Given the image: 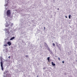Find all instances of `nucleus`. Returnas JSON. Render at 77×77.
<instances>
[{
  "mask_svg": "<svg viewBox=\"0 0 77 77\" xmlns=\"http://www.w3.org/2000/svg\"><path fill=\"white\" fill-rule=\"evenodd\" d=\"M6 14L8 17H10V15H11V11L10 10H8L6 12Z\"/></svg>",
  "mask_w": 77,
  "mask_h": 77,
  "instance_id": "f257e3e1",
  "label": "nucleus"
},
{
  "mask_svg": "<svg viewBox=\"0 0 77 77\" xmlns=\"http://www.w3.org/2000/svg\"><path fill=\"white\" fill-rule=\"evenodd\" d=\"M7 44L9 45V46H11V44H12V43H11V42H7Z\"/></svg>",
  "mask_w": 77,
  "mask_h": 77,
  "instance_id": "f03ea898",
  "label": "nucleus"
},
{
  "mask_svg": "<svg viewBox=\"0 0 77 77\" xmlns=\"http://www.w3.org/2000/svg\"><path fill=\"white\" fill-rule=\"evenodd\" d=\"M15 38V37H13L12 38H11L10 40V41H12V40H13V39H14Z\"/></svg>",
  "mask_w": 77,
  "mask_h": 77,
  "instance_id": "7ed1b4c3",
  "label": "nucleus"
},
{
  "mask_svg": "<svg viewBox=\"0 0 77 77\" xmlns=\"http://www.w3.org/2000/svg\"><path fill=\"white\" fill-rule=\"evenodd\" d=\"M52 65L53 66H55L56 64L55 63H53V62H51Z\"/></svg>",
  "mask_w": 77,
  "mask_h": 77,
  "instance_id": "20e7f679",
  "label": "nucleus"
},
{
  "mask_svg": "<svg viewBox=\"0 0 77 77\" xmlns=\"http://www.w3.org/2000/svg\"><path fill=\"white\" fill-rule=\"evenodd\" d=\"M1 66H3V62L1 61L0 63Z\"/></svg>",
  "mask_w": 77,
  "mask_h": 77,
  "instance_id": "39448f33",
  "label": "nucleus"
},
{
  "mask_svg": "<svg viewBox=\"0 0 77 77\" xmlns=\"http://www.w3.org/2000/svg\"><path fill=\"white\" fill-rule=\"evenodd\" d=\"M8 72V71L7 70H6L5 71V72H4V74H6V73H7Z\"/></svg>",
  "mask_w": 77,
  "mask_h": 77,
  "instance_id": "423d86ee",
  "label": "nucleus"
},
{
  "mask_svg": "<svg viewBox=\"0 0 77 77\" xmlns=\"http://www.w3.org/2000/svg\"><path fill=\"white\" fill-rule=\"evenodd\" d=\"M49 62H50V57H48L47 58Z\"/></svg>",
  "mask_w": 77,
  "mask_h": 77,
  "instance_id": "0eeeda50",
  "label": "nucleus"
},
{
  "mask_svg": "<svg viewBox=\"0 0 77 77\" xmlns=\"http://www.w3.org/2000/svg\"><path fill=\"white\" fill-rule=\"evenodd\" d=\"M10 26H11V27H12V26H14V24L11 23V25Z\"/></svg>",
  "mask_w": 77,
  "mask_h": 77,
  "instance_id": "6e6552de",
  "label": "nucleus"
},
{
  "mask_svg": "<svg viewBox=\"0 0 77 77\" xmlns=\"http://www.w3.org/2000/svg\"><path fill=\"white\" fill-rule=\"evenodd\" d=\"M69 19H71V15H69Z\"/></svg>",
  "mask_w": 77,
  "mask_h": 77,
  "instance_id": "1a4fd4ad",
  "label": "nucleus"
},
{
  "mask_svg": "<svg viewBox=\"0 0 77 77\" xmlns=\"http://www.w3.org/2000/svg\"><path fill=\"white\" fill-rule=\"evenodd\" d=\"M0 59L1 61H2V60L3 59V58H2V57H1Z\"/></svg>",
  "mask_w": 77,
  "mask_h": 77,
  "instance_id": "9d476101",
  "label": "nucleus"
},
{
  "mask_svg": "<svg viewBox=\"0 0 77 77\" xmlns=\"http://www.w3.org/2000/svg\"><path fill=\"white\" fill-rule=\"evenodd\" d=\"M1 68H2V71H3V66H1Z\"/></svg>",
  "mask_w": 77,
  "mask_h": 77,
  "instance_id": "9b49d317",
  "label": "nucleus"
},
{
  "mask_svg": "<svg viewBox=\"0 0 77 77\" xmlns=\"http://www.w3.org/2000/svg\"><path fill=\"white\" fill-rule=\"evenodd\" d=\"M52 45L54 46H54H55V44H54V43H53Z\"/></svg>",
  "mask_w": 77,
  "mask_h": 77,
  "instance_id": "f8f14e48",
  "label": "nucleus"
},
{
  "mask_svg": "<svg viewBox=\"0 0 77 77\" xmlns=\"http://www.w3.org/2000/svg\"><path fill=\"white\" fill-rule=\"evenodd\" d=\"M58 60H60V58L58 57Z\"/></svg>",
  "mask_w": 77,
  "mask_h": 77,
  "instance_id": "ddd939ff",
  "label": "nucleus"
},
{
  "mask_svg": "<svg viewBox=\"0 0 77 77\" xmlns=\"http://www.w3.org/2000/svg\"><path fill=\"white\" fill-rule=\"evenodd\" d=\"M43 69H45L46 68L45 67H44L43 68Z\"/></svg>",
  "mask_w": 77,
  "mask_h": 77,
  "instance_id": "4468645a",
  "label": "nucleus"
},
{
  "mask_svg": "<svg viewBox=\"0 0 77 77\" xmlns=\"http://www.w3.org/2000/svg\"><path fill=\"white\" fill-rule=\"evenodd\" d=\"M64 62H65V61H62V63H64Z\"/></svg>",
  "mask_w": 77,
  "mask_h": 77,
  "instance_id": "2eb2a0df",
  "label": "nucleus"
},
{
  "mask_svg": "<svg viewBox=\"0 0 77 77\" xmlns=\"http://www.w3.org/2000/svg\"><path fill=\"white\" fill-rule=\"evenodd\" d=\"M4 46H5V47H6V46H7V45H4Z\"/></svg>",
  "mask_w": 77,
  "mask_h": 77,
  "instance_id": "dca6fc26",
  "label": "nucleus"
},
{
  "mask_svg": "<svg viewBox=\"0 0 77 77\" xmlns=\"http://www.w3.org/2000/svg\"><path fill=\"white\" fill-rule=\"evenodd\" d=\"M25 57H28V55H26Z\"/></svg>",
  "mask_w": 77,
  "mask_h": 77,
  "instance_id": "f3484780",
  "label": "nucleus"
},
{
  "mask_svg": "<svg viewBox=\"0 0 77 77\" xmlns=\"http://www.w3.org/2000/svg\"><path fill=\"white\" fill-rule=\"evenodd\" d=\"M8 58H9V59H11V56H9V57H8Z\"/></svg>",
  "mask_w": 77,
  "mask_h": 77,
  "instance_id": "a211bd4d",
  "label": "nucleus"
},
{
  "mask_svg": "<svg viewBox=\"0 0 77 77\" xmlns=\"http://www.w3.org/2000/svg\"><path fill=\"white\" fill-rule=\"evenodd\" d=\"M57 10L58 11H59V8H57Z\"/></svg>",
  "mask_w": 77,
  "mask_h": 77,
  "instance_id": "6ab92c4d",
  "label": "nucleus"
},
{
  "mask_svg": "<svg viewBox=\"0 0 77 77\" xmlns=\"http://www.w3.org/2000/svg\"><path fill=\"white\" fill-rule=\"evenodd\" d=\"M45 44L46 45H47V43H45Z\"/></svg>",
  "mask_w": 77,
  "mask_h": 77,
  "instance_id": "aec40b11",
  "label": "nucleus"
},
{
  "mask_svg": "<svg viewBox=\"0 0 77 77\" xmlns=\"http://www.w3.org/2000/svg\"><path fill=\"white\" fill-rule=\"evenodd\" d=\"M65 17H66V18H67V16H65Z\"/></svg>",
  "mask_w": 77,
  "mask_h": 77,
  "instance_id": "412c9836",
  "label": "nucleus"
},
{
  "mask_svg": "<svg viewBox=\"0 0 77 77\" xmlns=\"http://www.w3.org/2000/svg\"><path fill=\"white\" fill-rule=\"evenodd\" d=\"M44 30H45V27H44Z\"/></svg>",
  "mask_w": 77,
  "mask_h": 77,
  "instance_id": "4be33fe9",
  "label": "nucleus"
},
{
  "mask_svg": "<svg viewBox=\"0 0 77 77\" xmlns=\"http://www.w3.org/2000/svg\"><path fill=\"white\" fill-rule=\"evenodd\" d=\"M8 26H9V24L8 25Z\"/></svg>",
  "mask_w": 77,
  "mask_h": 77,
  "instance_id": "5701e85b",
  "label": "nucleus"
},
{
  "mask_svg": "<svg viewBox=\"0 0 77 77\" xmlns=\"http://www.w3.org/2000/svg\"><path fill=\"white\" fill-rule=\"evenodd\" d=\"M38 77V76H37V77Z\"/></svg>",
  "mask_w": 77,
  "mask_h": 77,
  "instance_id": "b1692460",
  "label": "nucleus"
}]
</instances>
